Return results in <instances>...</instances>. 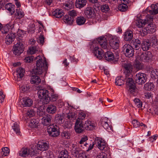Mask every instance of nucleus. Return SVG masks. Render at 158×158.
I'll return each instance as SVG.
<instances>
[{
    "label": "nucleus",
    "mask_w": 158,
    "mask_h": 158,
    "mask_svg": "<svg viewBox=\"0 0 158 158\" xmlns=\"http://www.w3.org/2000/svg\"><path fill=\"white\" fill-rule=\"evenodd\" d=\"M30 155L31 156H36L37 154H39V149L37 148V147H34L33 148H31L30 149Z\"/></svg>",
    "instance_id": "41"
},
{
    "label": "nucleus",
    "mask_w": 158,
    "mask_h": 158,
    "mask_svg": "<svg viewBox=\"0 0 158 158\" xmlns=\"http://www.w3.org/2000/svg\"><path fill=\"white\" fill-rule=\"evenodd\" d=\"M39 98L43 99V103L44 104H47L50 101V98L49 96V91L45 89H39L38 92Z\"/></svg>",
    "instance_id": "4"
},
{
    "label": "nucleus",
    "mask_w": 158,
    "mask_h": 158,
    "mask_svg": "<svg viewBox=\"0 0 158 158\" xmlns=\"http://www.w3.org/2000/svg\"><path fill=\"white\" fill-rule=\"evenodd\" d=\"M20 89L23 92H25L28 90L30 88L29 86L27 85H24L20 87Z\"/></svg>",
    "instance_id": "58"
},
{
    "label": "nucleus",
    "mask_w": 158,
    "mask_h": 158,
    "mask_svg": "<svg viewBox=\"0 0 158 158\" xmlns=\"http://www.w3.org/2000/svg\"><path fill=\"white\" fill-rule=\"evenodd\" d=\"M126 3L120 5L118 7V10L121 11H125L126 10L127 6Z\"/></svg>",
    "instance_id": "55"
},
{
    "label": "nucleus",
    "mask_w": 158,
    "mask_h": 158,
    "mask_svg": "<svg viewBox=\"0 0 158 158\" xmlns=\"http://www.w3.org/2000/svg\"><path fill=\"white\" fill-rule=\"evenodd\" d=\"M95 144L98 148L101 150H104L105 152L106 149H107V148L106 147L105 141L101 138H96L95 139Z\"/></svg>",
    "instance_id": "7"
},
{
    "label": "nucleus",
    "mask_w": 158,
    "mask_h": 158,
    "mask_svg": "<svg viewBox=\"0 0 158 158\" xmlns=\"http://www.w3.org/2000/svg\"><path fill=\"white\" fill-rule=\"evenodd\" d=\"M123 66L125 69L124 73L125 75V81L126 82L127 89L131 94H133L137 90L135 84L132 77L133 69L132 65L130 63H124Z\"/></svg>",
    "instance_id": "1"
},
{
    "label": "nucleus",
    "mask_w": 158,
    "mask_h": 158,
    "mask_svg": "<svg viewBox=\"0 0 158 158\" xmlns=\"http://www.w3.org/2000/svg\"><path fill=\"white\" fill-rule=\"evenodd\" d=\"M149 28L152 32H154L156 31V26L155 24L152 23L148 24Z\"/></svg>",
    "instance_id": "49"
},
{
    "label": "nucleus",
    "mask_w": 158,
    "mask_h": 158,
    "mask_svg": "<svg viewBox=\"0 0 158 158\" xmlns=\"http://www.w3.org/2000/svg\"><path fill=\"white\" fill-rule=\"evenodd\" d=\"M154 85L153 83L148 82L146 83L144 85V88L145 89L151 91L153 89Z\"/></svg>",
    "instance_id": "35"
},
{
    "label": "nucleus",
    "mask_w": 158,
    "mask_h": 158,
    "mask_svg": "<svg viewBox=\"0 0 158 158\" xmlns=\"http://www.w3.org/2000/svg\"><path fill=\"white\" fill-rule=\"evenodd\" d=\"M85 130H93L95 127L94 124L89 120H87L84 124Z\"/></svg>",
    "instance_id": "19"
},
{
    "label": "nucleus",
    "mask_w": 158,
    "mask_h": 158,
    "mask_svg": "<svg viewBox=\"0 0 158 158\" xmlns=\"http://www.w3.org/2000/svg\"><path fill=\"white\" fill-rule=\"evenodd\" d=\"M86 21V19L83 16L77 17L76 19V22L78 25L84 24Z\"/></svg>",
    "instance_id": "39"
},
{
    "label": "nucleus",
    "mask_w": 158,
    "mask_h": 158,
    "mask_svg": "<svg viewBox=\"0 0 158 158\" xmlns=\"http://www.w3.org/2000/svg\"><path fill=\"white\" fill-rule=\"evenodd\" d=\"M131 43L133 44V47L135 50H138L140 48L141 46V40L139 39L133 40Z\"/></svg>",
    "instance_id": "20"
},
{
    "label": "nucleus",
    "mask_w": 158,
    "mask_h": 158,
    "mask_svg": "<svg viewBox=\"0 0 158 158\" xmlns=\"http://www.w3.org/2000/svg\"><path fill=\"white\" fill-rule=\"evenodd\" d=\"M74 129L75 132L77 133H81L85 130L84 125L81 119H78L76 120Z\"/></svg>",
    "instance_id": "9"
},
{
    "label": "nucleus",
    "mask_w": 158,
    "mask_h": 158,
    "mask_svg": "<svg viewBox=\"0 0 158 158\" xmlns=\"http://www.w3.org/2000/svg\"><path fill=\"white\" fill-rule=\"evenodd\" d=\"M25 71L23 68H18L16 70V76H14L15 79L18 81H21L24 75Z\"/></svg>",
    "instance_id": "13"
},
{
    "label": "nucleus",
    "mask_w": 158,
    "mask_h": 158,
    "mask_svg": "<svg viewBox=\"0 0 158 158\" xmlns=\"http://www.w3.org/2000/svg\"><path fill=\"white\" fill-rule=\"evenodd\" d=\"M16 15H17V18L21 19L24 15V14L22 9H16Z\"/></svg>",
    "instance_id": "43"
},
{
    "label": "nucleus",
    "mask_w": 158,
    "mask_h": 158,
    "mask_svg": "<svg viewBox=\"0 0 158 158\" xmlns=\"http://www.w3.org/2000/svg\"><path fill=\"white\" fill-rule=\"evenodd\" d=\"M122 51L125 56L128 57L133 56L134 51L133 48L128 44H125L122 47Z\"/></svg>",
    "instance_id": "5"
},
{
    "label": "nucleus",
    "mask_w": 158,
    "mask_h": 158,
    "mask_svg": "<svg viewBox=\"0 0 158 158\" xmlns=\"http://www.w3.org/2000/svg\"><path fill=\"white\" fill-rule=\"evenodd\" d=\"M134 79L136 83L141 85L146 82V75L144 73L139 72L136 74L134 77Z\"/></svg>",
    "instance_id": "6"
},
{
    "label": "nucleus",
    "mask_w": 158,
    "mask_h": 158,
    "mask_svg": "<svg viewBox=\"0 0 158 158\" xmlns=\"http://www.w3.org/2000/svg\"><path fill=\"white\" fill-rule=\"evenodd\" d=\"M35 59L37 60L36 61V67L32 70V74L40 75L43 72L47 70L48 65L45 58L42 59L41 56H38L35 57Z\"/></svg>",
    "instance_id": "2"
},
{
    "label": "nucleus",
    "mask_w": 158,
    "mask_h": 158,
    "mask_svg": "<svg viewBox=\"0 0 158 158\" xmlns=\"http://www.w3.org/2000/svg\"><path fill=\"white\" fill-rule=\"evenodd\" d=\"M152 9L154 11V14H158V3L152 4L151 6Z\"/></svg>",
    "instance_id": "50"
},
{
    "label": "nucleus",
    "mask_w": 158,
    "mask_h": 158,
    "mask_svg": "<svg viewBox=\"0 0 158 158\" xmlns=\"http://www.w3.org/2000/svg\"><path fill=\"white\" fill-rule=\"evenodd\" d=\"M151 76L152 78H157L158 76V69H153L151 71Z\"/></svg>",
    "instance_id": "46"
},
{
    "label": "nucleus",
    "mask_w": 158,
    "mask_h": 158,
    "mask_svg": "<svg viewBox=\"0 0 158 158\" xmlns=\"http://www.w3.org/2000/svg\"><path fill=\"white\" fill-rule=\"evenodd\" d=\"M133 38V33L131 31H126L124 34V39L125 41H130Z\"/></svg>",
    "instance_id": "24"
},
{
    "label": "nucleus",
    "mask_w": 158,
    "mask_h": 158,
    "mask_svg": "<svg viewBox=\"0 0 158 158\" xmlns=\"http://www.w3.org/2000/svg\"><path fill=\"white\" fill-rule=\"evenodd\" d=\"M139 59L143 62H148L151 59L150 57L148 56V55L145 53L141 54L139 57Z\"/></svg>",
    "instance_id": "38"
},
{
    "label": "nucleus",
    "mask_w": 158,
    "mask_h": 158,
    "mask_svg": "<svg viewBox=\"0 0 158 158\" xmlns=\"http://www.w3.org/2000/svg\"><path fill=\"white\" fill-rule=\"evenodd\" d=\"M35 25L34 24H32L30 25L28 32L31 33H34L35 31Z\"/></svg>",
    "instance_id": "59"
},
{
    "label": "nucleus",
    "mask_w": 158,
    "mask_h": 158,
    "mask_svg": "<svg viewBox=\"0 0 158 158\" xmlns=\"http://www.w3.org/2000/svg\"><path fill=\"white\" fill-rule=\"evenodd\" d=\"M146 22L144 19H140L136 22L135 25L138 27H141L146 24Z\"/></svg>",
    "instance_id": "40"
},
{
    "label": "nucleus",
    "mask_w": 158,
    "mask_h": 158,
    "mask_svg": "<svg viewBox=\"0 0 158 158\" xmlns=\"http://www.w3.org/2000/svg\"><path fill=\"white\" fill-rule=\"evenodd\" d=\"M68 14L70 17H71V18H73L74 19V18L77 15V11L74 10L69 11L68 12Z\"/></svg>",
    "instance_id": "52"
},
{
    "label": "nucleus",
    "mask_w": 158,
    "mask_h": 158,
    "mask_svg": "<svg viewBox=\"0 0 158 158\" xmlns=\"http://www.w3.org/2000/svg\"><path fill=\"white\" fill-rule=\"evenodd\" d=\"M148 111L151 113L152 115H158V106L153 107L152 108L149 109Z\"/></svg>",
    "instance_id": "45"
},
{
    "label": "nucleus",
    "mask_w": 158,
    "mask_h": 158,
    "mask_svg": "<svg viewBox=\"0 0 158 158\" xmlns=\"http://www.w3.org/2000/svg\"><path fill=\"white\" fill-rule=\"evenodd\" d=\"M149 31L148 30H147L145 28H142L139 31V34L142 36H144L148 34Z\"/></svg>",
    "instance_id": "51"
},
{
    "label": "nucleus",
    "mask_w": 158,
    "mask_h": 158,
    "mask_svg": "<svg viewBox=\"0 0 158 158\" xmlns=\"http://www.w3.org/2000/svg\"><path fill=\"white\" fill-rule=\"evenodd\" d=\"M14 38V34L12 33L8 34V35H6L5 38V43L6 44L9 45L12 42V41H13Z\"/></svg>",
    "instance_id": "26"
},
{
    "label": "nucleus",
    "mask_w": 158,
    "mask_h": 158,
    "mask_svg": "<svg viewBox=\"0 0 158 158\" xmlns=\"http://www.w3.org/2000/svg\"><path fill=\"white\" fill-rule=\"evenodd\" d=\"M104 58L106 60L109 61H113L114 60V57L113 53L110 51L106 52Z\"/></svg>",
    "instance_id": "23"
},
{
    "label": "nucleus",
    "mask_w": 158,
    "mask_h": 158,
    "mask_svg": "<svg viewBox=\"0 0 158 158\" xmlns=\"http://www.w3.org/2000/svg\"><path fill=\"white\" fill-rule=\"evenodd\" d=\"M61 135L64 138L69 139L70 138V134L69 133L65 131L62 132Z\"/></svg>",
    "instance_id": "56"
},
{
    "label": "nucleus",
    "mask_w": 158,
    "mask_h": 158,
    "mask_svg": "<svg viewBox=\"0 0 158 158\" xmlns=\"http://www.w3.org/2000/svg\"><path fill=\"white\" fill-rule=\"evenodd\" d=\"M24 47L22 43L19 42L15 44L13 48V53L16 55H19L23 51Z\"/></svg>",
    "instance_id": "8"
},
{
    "label": "nucleus",
    "mask_w": 158,
    "mask_h": 158,
    "mask_svg": "<svg viewBox=\"0 0 158 158\" xmlns=\"http://www.w3.org/2000/svg\"><path fill=\"white\" fill-rule=\"evenodd\" d=\"M5 8L10 11L11 15H13L15 12V5L12 3L6 4L5 6Z\"/></svg>",
    "instance_id": "32"
},
{
    "label": "nucleus",
    "mask_w": 158,
    "mask_h": 158,
    "mask_svg": "<svg viewBox=\"0 0 158 158\" xmlns=\"http://www.w3.org/2000/svg\"><path fill=\"white\" fill-rule=\"evenodd\" d=\"M63 20L65 23L69 25L72 24L74 20L73 18L67 15H65L63 17Z\"/></svg>",
    "instance_id": "33"
},
{
    "label": "nucleus",
    "mask_w": 158,
    "mask_h": 158,
    "mask_svg": "<svg viewBox=\"0 0 158 158\" xmlns=\"http://www.w3.org/2000/svg\"><path fill=\"white\" fill-rule=\"evenodd\" d=\"M2 151L1 152L0 155V157H3L5 156H7L9 153L10 150L7 147L3 148L2 149Z\"/></svg>",
    "instance_id": "36"
},
{
    "label": "nucleus",
    "mask_w": 158,
    "mask_h": 158,
    "mask_svg": "<svg viewBox=\"0 0 158 158\" xmlns=\"http://www.w3.org/2000/svg\"><path fill=\"white\" fill-rule=\"evenodd\" d=\"M151 43H152L155 46L158 45V40L155 35H153L151 36Z\"/></svg>",
    "instance_id": "54"
},
{
    "label": "nucleus",
    "mask_w": 158,
    "mask_h": 158,
    "mask_svg": "<svg viewBox=\"0 0 158 158\" xmlns=\"http://www.w3.org/2000/svg\"><path fill=\"white\" fill-rule=\"evenodd\" d=\"M41 82V79L38 75L32 76L31 78L30 82L32 84H39Z\"/></svg>",
    "instance_id": "25"
},
{
    "label": "nucleus",
    "mask_w": 158,
    "mask_h": 158,
    "mask_svg": "<svg viewBox=\"0 0 158 158\" xmlns=\"http://www.w3.org/2000/svg\"><path fill=\"white\" fill-rule=\"evenodd\" d=\"M151 43L149 42L148 40H144L141 44V48L143 51H147L148 50L150 47Z\"/></svg>",
    "instance_id": "29"
},
{
    "label": "nucleus",
    "mask_w": 158,
    "mask_h": 158,
    "mask_svg": "<svg viewBox=\"0 0 158 158\" xmlns=\"http://www.w3.org/2000/svg\"><path fill=\"white\" fill-rule=\"evenodd\" d=\"M124 81L123 79L121 78V77H116L115 79V84L117 85L121 86L123 85Z\"/></svg>",
    "instance_id": "47"
},
{
    "label": "nucleus",
    "mask_w": 158,
    "mask_h": 158,
    "mask_svg": "<svg viewBox=\"0 0 158 158\" xmlns=\"http://www.w3.org/2000/svg\"><path fill=\"white\" fill-rule=\"evenodd\" d=\"M38 123V120L34 119H31L29 123V126L32 128H35Z\"/></svg>",
    "instance_id": "44"
},
{
    "label": "nucleus",
    "mask_w": 158,
    "mask_h": 158,
    "mask_svg": "<svg viewBox=\"0 0 158 158\" xmlns=\"http://www.w3.org/2000/svg\"><path fill=\"white\" fill-rule=\"evenodd\" d=\"M110 46L113 49H117L119 47V41L116 36H112L109 40Z\"/></svg>",
    "instance_id": "10"
},
{
    "label": "nucleus",
    "mask_w": 158,
    "mask_h": 158,
    "mask_svg": "<svg viewBox=\"0 0 158 158\" xmlns=\"http://www.w3.org/2000/svg\"><path fill=\"white\" fill-rule=\"evenodd\" d=\"M57 110V108L56 106L53 104L48 105L47 107L46 110L48 113L53 114L55 113Z\"/></svg>",
    "instance_id": "28"
},
{
    "label": "nucleus",
    "mask_w": 158,
    "mask_h": 158,
    "mask_svg": "<svg viewBox=\"0 0 158 158\" xmlns=\"http://www.w3.org/2000/svg\"><path fill=\"white\" fill-rule=\"evenodd\" d=\"M132 123L133 127H135L136 128L139 126V123L136 119L133 120Z\"/></svg>",
    "instance_id": "63"
},
{
    "label": "nucleus",
    "mask_w": 158,
    "mask_h": 158,
    "mask_svg": "<svg viewBox=\"0 0 158 158\" xmlns=\"http://www.w3.org/2000/svg\"><path fill=\"white\" fill-rule=\"evenodd\" d=\"M27 115L29 118L33 117L35 115L34 111L32 110H28L27 113Z\"/></svg>",
    "instance_id": "62"
},
{
    "label": "nucleus",
    "mask_w": 158,
    "mask_h": 158,
    "mask_svg": "<svg viewBox=\"0 0 158 158\" xmlns=\"http://www.w3.org/2000/svg\"><path fill=\"white\" fill-rule=\"evenodd\" d=\"M101 124L104 128L107 130V131L110 132L112 131L111 128L109 126L108 124L107 118H105L102 119L101 121Z\"/></svg>",
    "instance_id": "30"
},
{
    "label": "nucleus",
    "mask_w": 158,
    "mask_h": 158,
    "mask_svg": "<svg viewBox=\"0 0 158 158\" xmlns=\"http://www.w3.org/2000/svg\"><path fill=\"white\" fill-rule=\"evenodd\" d=\"M37 146L40 150L44 151L48 149L49 147V144L48 142L39 141Z\"/></svg>",
    "instance_id": "14"
},
{
    "label": "nucleus",
    "mask_w": 158,
    "mask_h": 158,
    "mask_svg": "<svg viewBox=\"0 0 158 158\" xmlns=\"http://www.w3.org/2000/svg\"><path fill=\"white\" fill-rule=\"evenodd\" d=\"M64 13L62 10L56 9L53 12L52 15L56 18H60L64 14Z\"/></svg>",
    "instance_id": "31"
},
{
    "label": "nucleus",
    "mask_w": 158,
    "mask_h": 158,
    "mask_svg": "<svg viewBox=\"0 0 158 158\" xmlns=\"http://www.w3.org/2000/svg\"><path fill=\"white\" fill-rule=\"evenodd\" d=\"M84 14L87 17L91 18L94 17L95 12L92 7H88L85 9Z\"/></svg>",
    "instance_id": "15"
},
{
    "label": "nucleus",
    "mask_w": 158,
    "mask_h": 158,
    "mask_svg": "<svg viewBox=\"0 0 158 158\" xmlns=\"http://www.w3.org/2000/svg\"><path fill=\"white\" fill-rule=\"evenodd\" d=\"M34 58V57L33 56H29L26 57L24 59V60L26 62H31L33 60Z\"/></svg>",
    "instance_id": "57"
},
{
    "label": "nucleus",
    "mask_w": 158,
    "mask_h": 158,
    "mask_svg": "<svg viewBox=\"0 0 158 158\" xmlns=\"http://www.w3.org/2000/svg\"><path fill=\"white\" fill-rule=\"evenodd\" d=\"M100 8L101 11L103 12L106 13L110 10L108 5L106 4L101 5L100 6Z\"/></svg>",
    "instance_id": "48"
},
{
    "label": "nucleus",
    "mask_w": 158,
    "mask_h": 158,
    "mask_svg": "<svg viewBox=\"0 0 158 158\" xmlns=\"http://www.w3.org/2000/svg\"><path fill=\"white\" fill-rule=\"evenodd\" d=\"M134 103L131 105V106L134 108H141L142 106V102L139 98H135L133 100Z\"/></svg>",
    "instance_id": "27"
},
{
    "label": "nucleus",
    "mask_w": 158,
    "mask_h": 158,
    "mask_svg": "<svg viewBox=\"0 0 158 158\" xmlns=\"http://www.w3.org/2000/svg\"><path fill=\"white\" fill-rule=\"evenodd\" d=\"M146 21V24H148L152 23L153 21V18L151 15H148L147 16V18L144 19Z\"/></svg>",
    "instance_id": "53"
},
{
    "label": "nucleus",
    "mask_w": 158,
    "mask_h": 158,
    "mask_svg": "<svg viewBox=\"0 0 158 158\" xmlns=\"http://www.w3.org/2000/svg\"><path fill=\"white\" fill-rule=\"evenodd\" d=\"M96 158H107V154L104 152H102L98 155Z\"/></svg>",
    "instance_id": "60"
},
{
    "label": "nucleus",
    "mask_w": 158,
    "mask_h": 158,
    "mask_svg": "<svg viewBox=\"0 0 158 158\" xmlns=\"http://www.w3.org/2000/svg\"><path fill=\"white\" fill-rule=\"evenodd\" d=\"M85 130H93L95 127L94 124L89 120H87L84 124Z\"/></svg>",
    "instance_id": "18"
},
{
    "label": "nucleus",
    "mask_w": 158,
    "mask_h": 158,
    "mask_svg": "<svg viewBox=\"0 0 158 158\" xmlns=\"http://www.w3.org/2000/svg\"><path fill=\"white\" fill-rule=\"evenodd\" d=\"M52 117L51 115L47 114L43 116L42 119V122L44 125H51L52 121Z\"/></svg>",
    "instance_id": "12"
},
{
    "label": "nucleus",
    "mask_w": 158,
    "mask_h": 158,
    "mask_svg": "<svg viewBox=\"0 0 158 158\" xmlns=\"http://www.w3.org/2000/svg\"><path fill=\"white\" fill-rule=\"evenodd\" d=\"M69 156V154L68 151L65 150L60 152L58 158H68Z\"/></svg>",
    "instance_id": "37"
},
{
    "label": "nucleus",
    "mask_w": 158,
    "mask_h": 158,
    "mask_svg": "<svg viewBox=\"0 0 158 158\" xmlns=\"http://www.w3.org/2000/svg\"><path fill=\"white\" fill-rule=\"evenodd\" d=\"M97 43L101 46V47L104 49H106L107 48V40L105 38L100 37L98 39Z\"/></svg>",
    "instance_id": "17"
},
{
    "label": "nucleus",
    "mask_w": 158,
    "mask_h": 158,
    "mask_svg": "<svg viewBox=\"0 0 158 158\" xmlns=\"http://www.w3.org/2000/svg\"><path fill=\"white\" fill-rule=\"evenodd\" d=\"M13 129L18 135H21V134L19 125L17 123H14L12 127Z\"/></svg>",
    "instance_id": "42"
},
{
    "label": "nucleus",
    "mask_w": 158,
    "mask_h": 158,
    "mask_svg": "<svg viewBox=\"0 0 158 158\" xmlns=\"http://www.w3.org/2000/svg\"><path fill=\"white\" fill-rule=\"evenodd\" d=\"M20 102L22 105L24 107L30 106L33 103V101L32 100L27 97L23 98L20 100Z\"/></svg>",
    "instance_id": "16"
},
{
    "label": "nucleus",
    "mask_w": 158,
    "mask_h": 158,
    "mask_svg": "<svg viewBox=\"0 0 158 158\" xmlns=\"http://www.w3.org/2000/svg\"><path fill=\"white\" fill-rule=\"evenodd\" d=\"M86 0H76L75 5L77 8L81 9L84 7L86 5Z\"/></svg>",
    "instance_id": "22"
},
{
    "label": "nucleus",
    "mask_w": 158,
    "mask_h": 158,
    "mask_svg": "<svg viewBox=\"0 0 158 158\" xmlns=\"http://www.w3.org/2000/svg\"><path fill=\"white\" fill-rule=\"evenodd\" d=\"M30 149L27 148H23L19 152V155L22 157H26L28 155H30Z\"/></svg>",
    "instance_id": "21"
},
{
    "label": "nucleus",
    "mask_w": 158,
    "mask_h": 158,
    "mask_svg": "<svg viewBox=\"0 0 158 158\" xmlns=\"http://www.w3.org/2000/svg\"><path fill=\"white\" fill-rule=\"evenodd\" d=\"M47 131L49 135L53 137H56L59 135L57 128L53 125L49 126L47 128Z\"/></svg>",
    "instance_id": "11"
},
{
    "label": "nucleus",
    "mask_w": 158,
    "mask_h": 158,
    "mask_svg": "<svg viewBox=\"0 0 158 158\" xmlns=\"http://www.w3.org/2000/svg\"><path fill=\"white\" fill-rule=\"evenodd\" d=\"M90 48L92 50V52L94 56L98 59L102 58L103 51L100 48H99L97 40H94L89 44Z\"/></svg>",
    "instance_id": "3"
},
{
    "label": "nucleus",
    "mask_w": 158,
    "mask_h": 158,
    "mask_svg": "<svg viewBox=\"0 0 158 158\" xmlns=\"http://www.w3.org/2000/svg\"><path fill=\"white\" fill-rule=\"evenodd\" d=\"M2 33H6L9 31V28L7 26H5L1 30Z\"/></svg>",
    "instance_id": "64"
},
{
    "label": "nucleus",
    "mask_w": 158,
    "mask_h": 158,
    "mask_svg": "<svg viewBox=\"0 0 158 158\" xmlns=\"http://www.w3.org/2000/svg\"><path fill=\"white\" fill-rule=\"evenodd\" d=\"M50 101L54 102L56 101L58 99V95L57 94H54L52 95L51 97H50Z\"/></svg>",
    "instance_id": "61"
},
{
    "label": "nucleus",
    "mask_w": 158,
    "mask_h": 158,
    "mask_svg": "<svg viewBox=\"0 0 158 158\" xmlns=\"http://www.w3.org/2000/svg\"><path fill=\"white\" fill-rule=\"evenodd\" d=\"M64 116L59 114L56 115L55 118V122L58 124H62L64 122Z\"/></svg>",
    "instance_id": "34"
}]
</instances>
